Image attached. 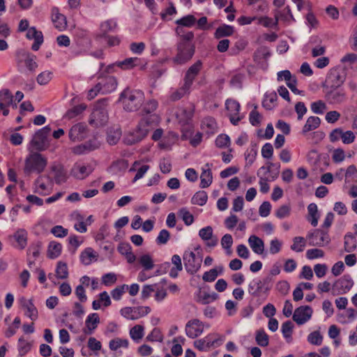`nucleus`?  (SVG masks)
<instances>
[{
  "label": "nucleus",
  "instance_id": "aec40b11",
  "mask_svg": "<svg viewBox=\"0 0 357 357\" xmlns=\"http://www.w3.org/2000/svg\"><path fill=\"white\" fill-rule=\"evenodd\" d=\"M202 65V62L200 61H197L187 70L183 79V85L188 89H190L195 77L201 70Z\"/></svg>",
  "mask_w": 357,
  "mask_h": 357
},
{
  "label": "nucleus",
  "instance_id": "c756f323",
  "mask_svg": "<svg viewBox=\"0 0 357 357\" xmlns=\"http://www.w3.org/2000/svg\"><path fill=\"white\" fill-rule=\"evenodd\" d=\"M270 56L271 53L268 48L266 46H261L255 52L254 59L262 68H266L267 67L266 61Z\"/></svg>",
  "mask_w": 357,
  "mask_h": 357
},
{
  "label": "nucleus",
  "instance_id": "5701e85b",
  "mask_svg": "<svg viewBox=\"0 0 357 357\" xmlns=\"http://www.w3.org/2000/svg\"><path fill=\"white\" fill-rule=\"evenodd\" d=\"M194 53L193 46H178V54L174 60L178 64H183L192 57Z\"/></svg>",
  "mask_w": 357,
  "mask_h": 357
},
{
  "label": "nucleus",
  "instance_id": "39448f33",
  "mask_svg": "<svg viewBox=\"0 0 357 357\" xmlns=\"http://www.w3.org/2000/svg\"><path fill=\"white\" fill-rule=\"evenodd\" d=\"M47 159L40 153H31L25 160L24 172L30 174L32 172L41 173L47 166Z\"/></svg>",
  "mask_w": 357,
  "mask_h": 357
},
{
  "label": "nucleus",
  "instance_id": "09e8293b",
  "mask_svg": "<svg viewBox=\"0 0 357 357\" xmlns=\"http://www.w3.org/2000/svg\"><path fill=\"white\" fill-rule=\"evenodd\" d=\"M356 240L354 236L351 234H347L344 236V250L347 252H351L356 248Z\"/></svg>",
  "mask_w": 357,
  "mask_h": 357
},
{
  "label": "nucleus",
  "instance_id": "c85d7f7f",
  "mask_svg": "<svg viewBox=\"0 0 357 357\" xmlns=\"http://www.w3.org/2000/svg\"><path fill=\"white\" fill-rule=\"evenodd\" d=\"M51 170L54 173V179L56 183L61 184L67 181V172L62 165L54 163L52 165Z\"/></svg>",
  "mask_w": 357,
  "mask_h": 357
},
{
  "label": "nucleus",
  "instance_id": "e2e57ef3",
  "mask_svg": "<svg viewBox=\"0 0 357 357\" xmlns=\"http://www.w3.org/2000/svg\"><path fill=\"white\" fill-rule=\"evenodd\" d=\"M197 22L196 18L192 15H188L186 16L183 17L180 20L176 21V23L178 25H181L183 26L191 27L192 26Z\"/></svg>",
  "mask_w": 357,
  "mask_h": 357
},
{
  "label": "nucleus",
  "instance_id": "20e7f679",
  "mask_svg": "<svg viewBox=\"0 0 357 357\" xmlns=\"http://www.w3.org/2000/svg\"><path fill=\"white\" fill-rule=\"evenodd\" d=\"M151 128V123L148 119L143 118L137 128L124 138L125 143L132 145L142 141Z\"/></svg>",
  "mask_w": 357,
  "mask_h": 357
},
{
  "label": "nucleus",
  "instance_id": "58836bf2",
  "mask_svg": "<svg viewBox=\"0 0 357 357\" xmlns=\"http://www.w3.org/2000/svg\"><path fill=\"white\" fill-rule=\"evenodd\" d=\"M172 263L174 266L170 270L169 276L172 278H176L178 275V272L183 270V266L180 256L178 255H174L172 257Z\"/></svg>",
  "mask_w": 357,
  "mask_h": 357
},
{
  "label": "nucleus",
  "instance_id": "bf43d9fd",
  "mask_svg": "<svg viewBox=\"0 0 357 357\" xmlns=\"http://www.w3.org/2000/svg\"><path fill=\"white\" fill-rule=\"evenodd\" d=\"M178 215L182 218L184 223L189 226L194 222V217L186 208H182L178 211Z\"/></svg>",
  "mask_w": 357,
  "mask_h": 357
},
{
  "label": "nucleus",
  "instance_id": "bb28decb",
  "mask_svg": "<svg viewBox=\"0 0 357 357\" xmlns=\"http://www.w3.org/2000/svg\"><path fill=\"white\" fill-rule=\"evenodd\" d=\"M102 93H109L116 90L117 86V81L113 76H107L102 78L101 81L98 84Z\"/></svg>",
  "mask_w": 357,
  "mask_h": 357
},
{
  "label": "nucleus",
  "instance_id": "6e6552de",
  "mask_svg": "<svg viewBox=\"0 0 357 357\" xmlns=\"http://www.w3.org/2000/svg\"><path fill=\"white\" fill-rule=\"evenodd\" d=\"M310 246L321 247L329 243L331 239L328 233L319 229L308 232L306 236Z\"/></svg>",
  "mask_w": 357,
  "mask_h": 357
},
{
  "label": "nucleus",
  "instance_id": "423d86ee",
  "mask_svg": "<svg viewBox=\"0 0 357 357\" xmlns=\"http://www.w3.org/2000/svg\"><path fill=\"white\" fill-rule=\"evenodd\" d=\"M183 259L186 271L190 274L196 273L201 268L202 255H196L192 251H185Z\"/></svg>",
  "mask_w": 357,
  "mask_h": 357
},
{
  "label": "nucleus",
  "instance_id": "c03bdc74",
  "mask_svg": "<svg viewBox=\"0 0 357 357\" xmlns=\"http://www.w3.org/2000/svg\"><path fill=\"white\" fill-rule=\"evenodd\" d=\"M96 259L93 250L91 248L85 249L80 255V260L84 265H89L93 260Z\"/></svg>",
  "mask_w": 357,
  "mask_h": 357
},
{
  "label": "nucleus",
  "instance_id": "b1692460",
  "mask_svg": "<svg viewBox=\"0 0 357 357\" xmlns=\"http://www.w3.org/2000/svg\"><path fill=\"white\" fill-rule=\"evenodd\" d=\"M93 169L90 165H85L82 163H75L70 170V174L77 179H84L86 178Z\"/></svg>",
  "mask_w": 357,
  "mask_h": 357
},
{
  "label": "nucleus",
  "instance_id": "9d476101",
  "mask_svg": "<svg viewBox=\"0 0 357 357\" xmlns=\"http://www.w3.org/2000/svg\"><path fill=\"white\" fill-rule=\"evenodd\" d=\"M151 308L148 306L126 307L121 310V314L131 320H136L148 314Z\"/></svg>",
  "mask_w": 357,
  "mask_h": 357
},
{
  "label": "nucleus",
  "instance_id": "8fccbe9b",
  "mask_svg": "<svg viewBox=\"0 0 357 357\" xmlns=\"http://www.w3.org/2000/svg\"><path fill=\"white\" fill-rule=\"evenodd\" d=\"M129 346V342L127 339H121L116 337L109 341V347L112 351H116L119 348H128Z\"/></svg>",
  "mask_w": 357,
  "mask_h": 357
},
{
  "label": "nucleus",
  "instance_id": "49530a36",
  "mask_svg": "<svg viewBox=\"0 0 357 357\" xmlns=\"http://www.w3.org/2000/svg\"><path fill=\"white\" fill-rule=\"evenodd\" d=\"M121 136L120 128H110L107 131V142L110 145L116 144Z\"/></svg>",
  "mask_w": 357,
  "mask_h": 357
},
{
  "label": "nucleus",
  "instance_id": "37998d69",
  "mask_svg": "<svg viewBox=\"0 0 357 357\" xmlns=\"http://www.w3.org/2000/svg\"><path fill=\"white\" fill-rule=\"evenodd\" d=\"M144 335V328L142 325H135L130 330V336L136 343H139Z\"/></svg>",
  "mask_w": 357,
  "mask_h": 357
},
{
  "label": "nucleus",
  "instance_id": "7ed1b4c3",
  "mask_svg": "<svg viewBox=\"0 0 357 357\" xmlns=\"http://www.w3.org/2000/svg\"><path fill=\"white\" fill-rule=\"evenodd\" d=\"M16 62L18 70L22 73H33L38 68L36 56L20 48L16 52Z\"/></svg>",
  "mask_w": 357,
  "mask_h": 357
},
{
  "label": "nucleus",
  "instance_id": "a878e982",
  "mask_svg": "<svg viewBox=\"0 0 357 357\" xmlns=\"http://www.w3.org/2000/svg\"><path fill=\"white\" fill-rule=\"evenodd\" d=\"M86 126L84 123H79L74 125L69 130L68 136L71 141H81L86 137Z\"/></svg>",
  "mask_w": 357,
  "mask_h": 357
},
{
  "label": "nucleus",
  "instance_id": "f03ea898",
  "mask_svg": "<svg viewBox=\"0 0 357 357\" xmlns=\"http://www.w3.org/2000/svg\"><path fill=\"white\" fill-rule=\"evenodd\" d=\"M108 100L104 98L98 100L94 105L89 118V124L94 127L105 126L109 119L107 112Z\"/></svg>",
  "mask_w": 357,
  "mask_h": 357
},
{
  "label": "nucleus",
  "instance_id": "052dcab7",
  "mask_svg": "<svg viewBox=\"0 0 357 357\" xmlns=\"http://www.w3.org/2000/svg\"><path fill=\"white\" fill-rule=\"evenodd\" d=\"M233 245V238L231 234H225L221 238V245L226 250L227 255L231 254V248Z\"/></svg>",
  "mask_w": 357,
  "mask_h": 357
},
{
  "label": "nucleus",
  "instance_id": "9b49d317",
  "mask_svg": "<svg viewBox=\"0 0 357 357\" xmlns=\"http://www.w3.org/2000/svg\"><path fill=\"white\" fill-rule=\"evenodd\" d=\"M340 139H342L343 144H349L354 142L356 136L352 131H344L341 128H335L330 132L329 139L331 142H336Z\"/></svg>",
  "mask_w": 357,
  "mask_h": 357
},
{
  "label": "nucleus",
  "instance_id": "6ab92c4d",
  "mask_svg": "<svg viewBox=\"0 0 357 357\" xmlns=\"http://www.w3.org/2000/svg\"><path fill=\"white\" fill-rule=\"evenodd\" d=\"M199 236L205 242L206 245L209 248H214L218 245V238L217 236H213V230L211 226L202 228L199 231Z\"/></svg>",
  "mask_w": 357,
  "mask_h": 357
},
{
  "label": "nucleus",
  "instance_id": "774afa93",
  "mask_svg": "<svg viewBox=\"0 0 357 357\" xmlns=\"http://www.w3.org/2000/svg\"><path fill=\"white\" fill-rule=\"evenodd\" d=\"M291 214V206L289 204L282 205L275 211V216L279 219L287 218Z\"/></svg>",
  "mask_w": 357,
  "mask_h": 357
},
{
  "label": "nucleus",
  "instance_id": "4c0bfd02",
  "mask_svg": "<svg viewBox=\"0 0 357 357\" xmlns=\"http://www.w3.org/2000/svg\"><path fill=\"white\" fill-rule=\"evenodd\" d=\"M308 217L307 220L313 227H316L318 224L319 214L318 213L317 206L314 203H311L307 206Z\"/></svg>",
  "mask_w": 357,
  "mask_h": 357
},
{
  "label": "nucleus",
  "instance_id": "dca6fc26",
  "mask_svg": "<svg viewBox=\"0 0 357 357\" xmlns=\"http://www.w3.org/2000/svg\"><path fill=\"white\" fill-rule=\"evenodd\" d=\"M204 324L198 319L188 321L185 325V334L190 338L199 336L204 331Z\"/></svg>",
  "mask_w": 357,
  "mask_h": 357
},
{
  "label": "nucleus",
  "instance_id": "4468645a",
  "mask_svg": "<svg viewBox=\"0 0 357 357\" xmlns=\"http://www.w3.org/2000/svg\"><path fill=\"white\" fill-rule=\"evenodd\" d=\"M226 109L229 112V117L231 123L236 126L242 119L239 116L241 105L238 101L234 99H227L225 102Z\"/></svg>",
  "mask_w": 357,
  "mask_h": 357
},
{
  "label": "nucleus",
  "instance_id": "69168bd1",
  "mask_svg": "<svg viewBox=\"0 0 357 357\" xmlns=\"http://www.w3.org/2000/svg\"><path fill=\"white\" fill-rule=\"evenodd\" d=\"M218 296L216 293L213 292L211 294L207 292H203L199 296V301L204 305L208 304L218 298Z\"/></svg>",
  "mask_w": 357,
  "mask_h": 357
},
{
  "label": "nucleus",
  "instance_id": "4be33fe9",
  "mask_svg": "<svg viewBox=\"0 0 357 357\" xmlns=\"http://www.w3.org/2000/svg\"><path fill=\"white\" fill-rule=\"evenodd\" d=\"M354 282L349 275H344L337 280L333 287L336 289L339 294H347L353 287Z\"/></svg>",
  "mask_w": 357,
  "mask_h": 357
},
{
  "label": "nucleus",
  "instance_id": "680f3d73",
  "mask_svg": "<svg viewBox=\"0 0 357 357\" xmlns=\"http://www.w3.org/2000/svg\"><path fill=\"white\" fill-rule=\"evenodd\" d=\"M311 110L317 114H322L327 109L326 104L323 100L313 102L310 105Z\"/></svg>",
  "mask_w": 357,
  "mask_h": 357
},
{
  "label": "nucleus",
  "instance_id": "3c124183",
  "mask_svg": "<svg viewBox=\"0 0 357 357\" xmlns=\"http://www.w3.org/2000/svg\"><path fill=\"white\" fill-rule=\"evenodd\" d=\"M222 272V266H218L216 268H212L204 273L202 279L205 282H213L217 278L218 274H221Z\"/></svg>",
  "mask_w": 357,
  "mask_h": 357
},
{
  "label": "nucleus",
  "instance_id": "a18cd8bd",
  "mask_svg": "<svg viewBox=\"0 0 357 357\" xmlns=\"http://www.w3.org/2000/svg\"><path fill=\"white\" fill-rule=\"evenodd\" d=\"M278 96L275 92L266 93L262 102L263 107L268 110L272 109L275 106Z\"/></svg>",
  "mask_w": 357,
  "mask_h": 357
},
{
  "label": "nucleus",
  "instance_id": "473e14b6",
  "mask_svg": "<svg viewBox=\"0 0 357 357\" xmlns=\"http://www.w3.org/2000/svg\"><path fill=\"white\" fill-rule=\"evenodd\" d=\"M211 164L206 163L204 167L202 168V172L200 176V188H206L208 187L213 181V176L211 170Z\"/></svg>",
  "mask_w": 357,
  "mask_h": 357
},
{
  "label": "nucleus",
  "instance_id": "338daca9",
  "mask_svg": "<svg viewBox=\"0 0 357 357\" xmlns=\"http://www.w3.org/2000/svg\"><path fill=\"white\" fill-rule=\"evenodd\" d=\"M31 348V344L26 341L23 337L18 340V350L20 356L27 354Z\"/></svg>",
  "mask_w": 357,
  "mask_h": 357
},
{
  "label": "nucleus",
  "instance_id": "c9c22d12",
  "mask_svg": "<svg viewBox=\"0 0 357 357\" xmlns=\"http://www.w3.org/2000/svg\"><path fill=\"white\" fill-rule=\"evenodd\" d=\"M139 61L138 58H128L121 61H117L114 64L109 66L107 67V72L110 73V69L113 68L114 66H118L123 70H129L137 66V63Z\"/></svg>",
  "mask_w": 357,
  "mask_h": 357
},
{
  "label": "nucleus",
  "instance_id": "393cba45",
  "mask_svg": "<svg viewBox=\"0 0 357 357\" xmlns=\"http://www.w3.org/2000/svg\"><path fill=\"white\" fill-rule=\"evenodd\" d=\"M52 22L56 29L63 31L67 27V20L64 15L61 14L58 7H53L51 10Z\"/></svg>",
  "mask_w": 357,
  "mask_h": 357
},
{
  "label": "nucleus",
  "instance_id": "412c9836",
  "mask_svg": "<svg viewBox=\"0 0 357 357\" xmlns=\"http://www.w3.org/2000/svg\"><path fill=\"white\" fill-rule=\"evenodd\" d=\"M13 96L11 92L7 89L0 91V112L3 116H8L9 114L8 107L13 104Z\"/></svg>",
  "mask_w": 357,
  "mask_h": 357
},
{
  "label": "nucleus",
  "instance_id": "2eb2a0df",
  "mask_svg": "<svg viewBox=\"0 0 357 357\" xmlns=\"http://www.w3.org/2000/svg\"><path fill=\"white\" fill-rule=\"evenodd\" d=\"M312 313L313 310L311 307L300 306L295 310L292 318L298 325H303L311 319Z\"/></svg>",
  "mask_w": 357,
  "mask_h": 357
},
{
  "label": "nucleus",
  "instance_id": "13d9d810",
  "mask_svg": "<svg viewBox=\"0 0 357 357\" xmlns=\"http://www.w3.org/2000/svg\"><path fill=\"white\" fill-rule=\"evenodd\" d=\"M86 107L84 105L75 106L66 112L65 117L68 119H74L81 114L85 110Z\"/></svg>",
  "mask_w": 357,
  "mask_h": 357
},
{
  "label": "nucleus",
  "instance_id": "2f4dec72",
  "mask_svg": "<svg viewBox=\"0 0 357 357\" xmlns=\"http://www.w3.org/2000/svg\"><path fill=\"white\" fill-rule=\"evenodd\" d=\"M99 323L100 318L98 314L97 313L90 314L85 321L86 328L83 329V332L86 335H91L97 328Z\"/></svg>",
  "mask_w": 357,
  "mask_h": 357
},
{
  "label": "nucleus",
  "instance_id": "79ce46f5",
  "mask_svg": "<svg viewBox=\"0 0 357 357\" xmlns=\"http://www.w3.org/2000/svg\"><path fill=\"white\" fill-rule=\"evenodd\" d=\"M17 245L20 249L25 248L27 243V231L25 229H20L13 235Z\"/></svg>",
  "mask_w": 357,
  "mask_h": 357
},
{
  "label": "nucleus",
  "instance_id": "1a4fd4ad",
  "mask_svg": "<svg viewBox=\"0 0 357 357\" xmlns=\"http://www.w3.org/2000/svg\"><path fill=\"white\" fill-rule=\"evenodd\" d=\"M29 22L22 20L19 23L18 30L24 31L27 30L26 36L29 40H33V45H41L43 43V35L41 31L36 30L35 27L29 28Z\"/></svg>",
  "mask_w": 357,
  "mask_h": 357
},
{
  "label": "nucleus",
  "instance_id": "864d4df0",
  "mask_svg": "<svg viewBox=\"0 0 357 357\" xmlns=\"http://www.w3.org/2000/svg\"><path fill=\"white\" fill-rule=\"evenodd\" d=\"M208 199L207 193L204 190L197 192L191 199L192 204L204 206Z\"/></svg>",
  "mask_w": 357,
  "mask_h": 357
},
{
  "label": "nucleus",
  "instance_id": "cd10ccee",
  "mask_svg": "<svg viewBox=\"0 0 357 357\" xmlns=\"http://www.w3.org/2000/svg\"><path fill=\"white\" fill-rule=\"evenodd\" d=\"M326 98L331 104H340L346 100V93L342 89H335L326 94Z\"/></svg>",
  "mask_w": 357,
  "mask_h": 357
},
{
  "label": "nucleus",
  "instance_id": "f704fd0d",
  "mask_svg": "<svg viewBox=\"0 0 357 357\" xmlns=\"http://www.w3.org/2000/svg\"><path fill=\"white\" fill-rule=\"evenodd\" d=\"M248 243L252 251L257 254L261 255L264 251V243L259 237L252 235L248 238Z\"/></svg>",
  "mask_w": 357,
  "mask_h": 357
},
{
  "label": "nucleus",
  "instance_id": "603ef678",
  "mask_svg": "<svg viewBox=\"0 0 357 357\" xmlns=\"http://www.w3.org/2000/svg\"><path fill=\"white\" fill-rule=\"evenodd\" d=\"M55 273H56V276L59 279L64 280V279L68 278V268L67 264L63 261H59L57 263Z\"/></svg>",
  "mask_w": 357,
  "mask_h": 357
},
{
  "label": "nucleus",
  "instance_id": "a211bd4d",
  "mask_svg": "<svg viewBox=\"0 0 357 357\" xmlns=\"http://www.w3.org/2000/svg\"><path fill=\"white\" fill-rule=\"evenodd\" d=\"M20 306L25 310L24 314L32 321H35L38 317V311L33 303L32 298L26 299L25 297H21L19 299Z\"/></svg>",
  "mask_w": 357,
  "mask_h": 357
},
{
  "label": "nucleus",
  "instance_id": "0e129e2a",
  "mask_svg": "<svg viewBox=\"0 0 357 357\" xmlns=\"http://www.w3.org/2000/svg\"><path fill=\"white\" fill-rule=\"evenodd\" d=\"M139 262L144 268V271L151 270L154 266L153 261L149 255L141 256Z\"/></svg>",
  "mask_w": 357,
  "mask_h": 357
},
{
  "label": "nucleus",
  "instance_id": "6e6d98bb",
  "mask_svg": "<svg viewBox=\"0 0 357 357\" xmlns=\"http://www.w3.org/2000/svg\"><path fill=\"white\" fill-rule=\"evenodd\" d=\"M293 328L294 324L291 321H287L284 322L282 325V333L288 342H290L291 341Z\"/></svg>",
  "mask_w": 357,
  "mask_h": 357
},
{
  "label": "nucleus",
  "instance_id": "ea45409f",
  "mask_svg": "<svg viewBox=\"0 0 357 357\" xmlns=\"http://www.w3.org/2000/svg\"><path fill=\"white\" fill-rule=\"evenodd\" d=\"M321 120L318 116H310L303 128L302 133L305 135L307 132L315 130L319 126Z\"/></svg>",
  "mask_w": 357,
  "mask_h": 357
},
{
  "label": "nucleus",
  "instance_id": "de8ad7c7",
  "mask_svg": "<svg viewBox=\"0 0 357 357\" xmlns=\"http://www.w3.org/2000/svg\"><path fill=\"white\" fill-rule=\"evenodd\" d=\"M234 31V29L232 26L222 24L216 29L215 32V36L217 38L229 36L233 34Z\"/></svg>",
  "mask_w": 357,
  "mask_h": 357
},
{
  "label": "nucleus",
  "instance_id": "4d7b16f0",
  "mask_svg": "<svg viewBox=\"0 0 357 357\" xmlns=\"http://www.w3.org/2000/svg\"><path fill=\"white\" fill-rule=\"evenodd\" d=\"M255 340L257 344L261 347H266L269 343L268 335L266 333L264 329L258 330L256 332Z\"/></svg>",
  "mask_w": 357,
  "mask_h": 357
},
{
  "label": "nucleus",
  "instance_id": "a19ab883",
  "mask_svg": "<svg viewBox=\"0 0 357 357\" xmlns=\"http://www.w3.org/2000/svg\"><path fill=\"white\" fill-rule=\"evenodd\" d=\"M62 250L61 243L56 241H52L49 243L47 249V257L50 259H56L60 256Z\"/></svg>",
  "mask_w": 357,
  "mask_h": 357
},
{
  "label": "nucleus",
  "instance_id": "7c9ffc66",
  "mask_svg": "<svg viewBox=\"0 0 357 357\" xmlns=\"http://www.w3.org/2000/svg\"><path fill=\"white\" fill-rule=\"evenodd\" d=\"M274 17L278 20V24H279L280 20L287 24L294 21L293 15L289 6H285L283 9L281 10H275L274 12Z\"/></svg>",
  "mask_w": 357,
  "mask_h": 357
},
{
  "label": "nucleus",
  "instance_id": "5fc2aeb1",
  "mask_svg": "<svg viewBox=\"0 0 357 357\" xmlns=\"http://www.w3.org/2000/svg\"><path fill=\"white\" fill-rule=\"evenodd\" d=\"M306 245V238L301 236H296L293 238V244L291 249L293 251L301 252H303Z\"/></svg>",
  "mask_w": 357,
  "mask_h": 357
},
{
  "label": "nucleus",
  "instance_id": "f3484780",
  "mask_svg": "<svg viewBox=\"0 0 357 357\" xmlns=\"http://www.w3.org/2000/svg\"><path fill=\"white\" fill-rule=\"evenodd\" d=\"M116 26V22L113 20H107L100 24V31L107 39L108 45H119L121 43V38L117 36H105L107 32L114 30Z\"/></svg>",
  "mask_w": 357,
  "mask_h": 357
},
{
  "label": "nucleus",
  "instance_id": "72a5a7b5",
  "mask_svg": "<svg viewBox=\"0 0 357 357\" xmlns=\"http://www.w3.org/2000/svg\"><path fill=\"white\" fill-rule=\"evenodd\" d=\"M202 130L208 135H214L218 131V125L214 118L205 117L201 124Z\"/></svg>",
  "mask_w": 357,
  "mask_h": 357
},
{
  "label": "nucleus",
  "instance_id": "e433bc0d",
  "mask_svg": "<svg viewBox=\"0 0 357 357\" xmlns=\"http://www.w3.org/2000/svg\"><path fill=\"white\" fill-rule=\"evenodd\" d=\"M158 107V102L155 100H150L147 102H146L143 107V112L146 114H151L150 117L146 118L148 119L151 123L157 119V116L155 114H151L153 113Z\"/></svg>",
  "mask_w": 357,
  "mask_h": 357
},
{
  "label": "nucleus",
  "instance_id": "f8f14e48",
  "mask_svg": "<svg viewBox=\"0 0 357 357\" xmlns=\"http://www.w3.org/2000/svg\"><path fill=\"white\" fill-rule=\"evenodd\" d=\"M35 192L43 195L48 194L53 188V180L47 175H43L34 182Z\"/></svg>",
  "mask_w": 357,
  "mask_h": 357
},
{
  "label": "nucleus",
  "instance_id": "0eeeda50",
  "mask_svg": "<svg viewBox=\"0 0 357 357\" xmlns=\"http://www.w3.org/2000/svg\"><path fill=\"white\" fill-rule=\"evenodd\" d=\"M51 129L49 126H45L38 130L33 135L30 142V149L38 151H41L47 148V137Z\"/></svg>",
  "mask_w": 357,
  "mask_h": 357
},
{
  "label": "nucleus",
  "instance_id": "f257e3e1",
  "mask_svg": "<svg viewBox=\"0 0 357 357\" xmlns=\"http://www.w3.org/2000/svg\"><path fill=\"white\" fill-rule=\"evenodd\" d=\"M144 100V93L139 90L126 89L121 92L119 101L122 102L123 109L128 112L137 111Z\"/></svg>",
  "mask_w": 357,
  "mask_h": 357
},
{
  "label": "nucleus",
  "instance_id": "ddd939ff",
  "mask_svg": "<svg viewBox=\"0 0 357 357\" xmlns=\"http://www.w3.org/2000/svg\"><path fill=\"white\" fill-rule=\"evenodd\" d=\"M271 281V278L268 277L264 280H253L248 285V292L250 294L258 296L262 292H266L269 290L270 287L268 284Z\"/></svg>",
  "mask_w": 357,
  "mask_h": 357
}]
</instances>
